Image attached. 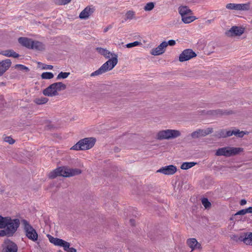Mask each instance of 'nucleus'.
<instances>
[{"label": "nucleus", "mask_w": 252, "mask_h": 252, "mask_svg": "<svg viewBox=\"0 0 252 252\" xmlns=\"http://www.w3.org/2000/svg\"><path fill=\"white\" fill-rule=\"evenodd\" d=\"M81 172V170L78 168H70L66 166H62L51 172L49 174V177L51 179H54L57 176L69 177L79 175Z\"/></svg>", "instance_id": "f257e3e1"}, {"label": "nucleus", "mask_w": 252, "mask_h": 252, "mask_svg": "<svg viewBox=\"0 0 252 252\" xmlns=\"http://www.w3.org/2000/svg\"><path fill=\"white\" fill-rule=\"evenodd\" d=\"M118 55L111 54V58L104 63L98 69L90 74L92 77L101 75L111 70L118 63Z\"/></svg>", "instance_id": "f03ea898"}, {"label": "nucleus", "mask_w": 252, "mask_h": 252, "mask_svg": "<svg viewBox=\"0 0 252 252\" xmlns=\"http://www.w3.org/2000/svg\"><path fill=\"white\" fill-rule=\"evenodd\" d=\"M244 149L241 147H233L227 146L219 148L216 152L217 156H225L230 157L239 155L241 152H243Z\"/></svg>", "instance_id": "7ed1b4c3"}, {"label": "nucleus", "mask_w": 252, "mask_h": 252, "mask_svg": "<svg viewBox=\"0 0 252 252\" xmlns=\"http://www.w3.org/2000/svg\"><path fill=\"white\" fill-rule=\"evenodd\" d=\"M66 85L62 82H56L51 84L43 91V94L47 96L58 95V92L66 89Z\"/></svg>", "instance_id": "20e7f679"}, {"label": "nucleus", "mask_w": 252, "mask_h": 252, "mask_svg": "<svg viewBox=\"0 0 252 252\" xmlns=\"http://www.w3.org/2000/svg\"><path fill=\"white\" fill-rule=\"evenodd\" d=\"M95 141V139L93 137L85 138L79 140L70 149L77 151L89 150L94 146Z\"/></svg>", "instance_id": "39448f33"}, {"label": "nucleus", "mask_w": 252, "mask_h": 252, "mask_svg": "<svg viewBox=\"0 0 252 252\" xmlns=\"http://www.w3.org/2000/svg\"><path fill=\"white\" fill-rule=\"evenodd\" d=\"M20 225V220L18 219L12 220L10 218V220L8 221L7 224L4 229L1 230L2 235L7 237H11L16 232L17 228Z\"/></svg>", "instance_id": "423d86ee"}, {"label": "nucleus", "mask_w": 252, "mask_h": 252, "mask_svg": "<svg viewBox=\"0 0 252 252\" xmlns=\"http://www.w3.org/2000/svg\"><path fill=\"white\" fill-rule=\"evenodd\" d=\"M181 135V133L178 130L167 129L159 131L156 135V138L159 140L171 139L178 137Z\"/></svg>", "instance_id": "0eeeda50"}, {"label": "nucleus", "mask_w": 252, "mask_h": 252, "mask_svg": "<svg viewBox=\"0 0 252 252\" xmlns=\"http://www.w3.org/2000/svg\"><path fill=\"white\" fill-rule=\"evenodd\" d=\"M21 222L23 225L26 236L30 240H31L33 242L36 241L38 238V234L35 229H34L30 223L26 220H21Z\"/></svg>", "instance_id": "6e6552de"}, {"label": "nucleus", "mask_w": 252, "mask_h": 252, "mask_svg": "<svg viewBox=\"0 0 252 252\" xmlns=\"http://www.w3.org/2000/svg\"><path fill=\"white\" fill-rule=\"evenodd\" d=\"M196 56V53L190 49L184 50L179 56V61L183 62Z\"/></svg>", "instance_id": "1a4fd4ad"}, {"label": "nucleus", "mask_w": 252, "mask_h": 252, "mask_svg": "<svg viewBox=\"0 0 252 252\" xmlns=\"http://www.w3.org/2000/svg\"><path fill=\"white\" fill-rule=\"evenodd\" d=\"M17 250L18 247L15 243L8 239L4 241L2 252H17Z\"/></svg>", "instance_id": "9d476101"}, {"label": "nucleus", "mask_w": 252, "mask_h": 252, "mask_svg": "<svg viewBox=\"0 0 252 252\" xmlns=\"http://www.w3.org/2000/svg\"><path fill=\"white\" fill-rule=\"evenodd\" d=\"M226 8L230 10H248L249 9V4L247 3H230L226 4Z\"/></svg>", "instance_id": "9b49d317"}, {"label": "nucleus", "mask_w": 252, "mask_h": 252, "mask_svg": "<svg viewBox=\"0 0 252 252\" xmlns=\"http://www.w3.org/2000/svg\"><path fill=\"white\" fill-rule=\"evenodd\" d=\"M177 171V168L175 166L170 165L160 168L157 171V172L161 173L164 175H173Z\"/></svg>", "instance_id": "f8f14e48"}, {"label": "nucleus", "mask_w": 252, "mask_h": 252, "mask_svg": "<svg viewBox=\"0 0 252 252\" xmlns=\"http://www.w3.org/2000/svg\"><path fill=\"white\" fill-rule=\"evenodd\" d=\"M94 11V6L93 5L88 6L80 13L79 17L81 19H87Z\"/></svg>", "instance_id": "ddd939ff"}, {"label": "nucleus", "mask_w": 252, "mask_h": 252, "mask_svg": "<svg viewBox=\"0 0 252 252\" xmlns=\"http://www.w3.org/2000/svg\"><path fill=\"white\" fill-rule=\"evenodd\" d=\"M167 46V42L163 41L157 47L153 49L151 52V54L154 56L161 55L164 52Z\"/></svg>", "instance_id": "4468645a"}, {"label": "nucleus", "mask_w": 252, "mask_h": 252, "mask_svg": "<svg viewBox=\"0 0 252 252\" xmlns=\"http://www.w3.org/2000/svg\"><path fill=\"white\" fill-rule=\"evenodd\" d=\"M11 64V62L9 59H6L0 62V76L8 70Z\"/></svg>", "instance_id": "2eb2a0df"}, {"label": "nucleus", "mask_w": 252, "mask_h": 252, "mask_svg": "<svg viewBox=\"0 0 252 252\" xmlns=\"http://www.w3.org/2000/svg\"><path fill=\"white\" fill-rule=\"evenodd\" d=\"M232 113V111L222 110L221 109L211 110L207 111V114L212 116L228 115Z\"/></svg>", "instance_id": "dca6fc26"}, {"label": "nucleus", "mask_w": 252, "mask_h": 252, "mask_svg": "<svg viewBox=\"0 0 252 252\" xmlns=\"http://www.w3.org/2000/svg\"><path fill=\"white\" fill-rule=\"evenodd\" d=\"M33 41L32 39L27 37H21L18 38V42L22 46H25L29 49L32 48V45Z\"/></svg>", "instance_id": "f3484780"}, {"label": "nucleus", "mask_w": 252, "mask_h": 252, "mask_svg": "<svg viewBox=\"0 0 252 252\" xmlns=\"http://www.w3.org/2000/svg\"><path fill=\"white\" fill-rule=\"evenodd\" d=\"M187 244L191 249V251L201 248V244H199L195 238L188 239L187 241Z\"/></svg>", "instance_id": "a211bd4d"}, {"label": "nucleus", "mask_w": 252, "mask_h": 252, "mask_svg": "<svg viewBox=\"0 0 252 252\" xmlns=\"http://www.w3.org/2000/svg\"><path fill=\"white\" fill-rule=\"evenodd\" d=\"M95 50L99 54L103 56L106 59H110L111 54H115L114 53H111L106 49L101 47H97Z\"/></svg>", "instance_id": "6ab92c4d"}, {"label": "nucleus", "mask_w": 252, "mask_h": 252, "mask_svg": "<svg viewBox=\"0 0 252 252\" xmlns=\"http://www.w3.org/2000/svg\"><path fill=\"white\" fill-rule=\"evenodd\" d=\"M242 240L246 245H252V232L244 233Z\"/></svg>", "instance_id": "aec40b11"}, {"label": "nucleus", "mask_w": 252, "mask_h": 252, "mask_svg": "<svg viewBox=\"0 0 252 252\" xmlns=\"http://www.w3.org/2000/svg\"><path fill=\"white\" fill-rule=\"evenodd\" d=\"M0 54L6 57H13L15 58H17L19 57V55L12 50L2 51L1 52H0Z\"/></svg>", "instance_id": "412c9836"}, {"label": "nucleus", "mask_w": 252, "mask_h": 252, "mask_svg": "<svg viewBox=\"0 0 252 252\" xmlns=\"http://www.w3.org/2000/svg\"><path fill=\"white\" fill-rule=\"evenodd\" d=\"M229 32L235 35H241L244 32V29L237 26L232 27L229 30Z\"/></svg>", "instance_id": "4be33fe9"}, {"label": "nucleus", "mask_w": 252, "mask_h": 252, "mask_svg": "<svg viewBox=\"0 0 252 252\" xmlns=\"http://www.w3.org/2000/svg\"><path fill=\"white\" fill-rule=\"evenodd\" d=\"M32 47V48L31 49L38 51H43L45 49V45L42 42L38 41H33Z\"/></svg>", "instance_id": "5701e85b"}, {"label": "nucleus", "mask_w": 252, "mask_h": 252, "mask_svg": "<svg viewBox=\"0 0 252 252\" xmlns=\"http://www.w3.org/2000/svg\"><path fill=\"white\" fill-rule=\"evenodd\" d=\"M179 12L181 17L185 15H191L192 11L186 6H181L179 7Z\"/></svg>", "instance_id": "b1692460"}, {"label": "nucleus", "mask_w": 252, "mask_h": 252, "mask_svg": "<svg viewBox=\"0 0 252 252\" xmlns=\"http://www.w3.org/2000/svg\"><path fill=\"white\" fill-rule=\"evenodd\" d=\"M47 237L49 239L50 242L54 244L56 246H60L61 245V243H63V240L58 238H55L49 234L47 235Z\"/></svg>", "instance_id": "393cba45"}, {"label": "nucleus", "mask_w": 252, "mask_h": 252, "mask_svg": "<svg viewBox=\"0 0 252 252\" xmlns=\"http://www.w3.org/2000/svg\"><path fill=\"white\" fill-rule=\"evenodd\" d=\"M198 131L199 132L200 137H204L212 133L213 131V129L210 127L205 129H198Z\"/></svg>", "instance_id": "a878e982"}, {"label": "nucleus", "mask_w": 252, "mask_h": 252, "mask_svg": "<svg viewBox=\"0 0 252 252\" xmlns=\"http://www.w3.org/2000/svg\"><path fill=\"white\" fill-rule=\"evenodd\" d=\"M196 19L194 16H190V15H185L182 16V21L186 24H189L193 22Z\"/></svg>", "instance_id": "bb28decb"}, {"label": "nucleus", "mask_w": 252, "mask_h": 252, "mask_svg": "<svg viewBox=\"0 0 252 252\" xmlns=\"http://www.w3.org/2000/svg\"><path fill=\"white\" fill-rule=\"evenodd\" d=\"M10 217H3L0 215V228H4L7 224L8 221L10 220Z\"/></svg>", "instance_id": "cd10ccee"}, {"label": "nucleus", "mask_w": 252, "mask_h": 252, "mask_svg": "<svg viewBox=\"0 0 252 252\" xmlns=\"http://www.w3.org/2000/svg\"><path fill=\"white\" fill-rule=\"evenodd\" d=\"M48 98L45 97H41L36 98L34 99L33 102L38 105H41L46 103L48 101Z\"/></svg>", "instance_id": "c85d7f7f"}, {"label": "nucleus", "mask_w": 252, "mask_h": 252, "mask_svg": "<svg viewBox=\"0 0 252 252\" xmlns=\"http://www.w3.org/2000/svg\"><path fill=\"white\" fill-rule=\"evenodd\" d=\"M197 164L196 162H186L182 163L181 166V168L183 170H187Z\"/></svg>", "instance_id": "c756f323"}, {"label": "nucleus", "mask_w": 252, "mask_h": 252, "mask_svg": "<svg viewBox=\"0 0 252 252\" xmlns=\"http://www.w3.org/2000/svg\"><path fill=\"white\" fill-rule=\"evenodd\" d=\"M135 19V12L132 10L127 11L126 14L125 20Z\"/></svg>", "instance_id": "7c9ffc66"}, {"label": "nucleus", "mask_w": 252, "mask_h": 252, "mask_svg": "<svg viewBox=\"0 0 252 252\" xmlns=\"http://www.w3.org/2000/svg\"><path fill=\"white\" fill-rule=\"evenodd\" d=\"M41 77L44 79H51L54 77V74L52 72H45L42 73Z\"/></svg>", "instance_id": "2f4dec72"}, {"label": "nucleus", "mask_w": 252, "mask_h": 252, "mask_svg": "<svg viewBox=\"0 0 252 252\" xmlns=\"http://www.w3.org/2000/svg\"><path fill=\"white\" fill-rule=\"evenodd\" d=\"M69 75H70V72H61L58 75V76L57 77V79L59 80L61 79H65V78H67Z\"/></svg>", "instance_id": "473e14b6"}, {"label": "nucleus", "mask_w": 252, "mask_h": 252, "mask_svg": "<svg viewBox=\"0 0 252 252\" xmlns=\"http://www.w3.org/2000/svg\"><path fill=\"white\" fill-rule=\"evenodd\" d=\"M155 7V3L153 2L147 3L144 7V9L146 11L152 10Z\"/></svg>", "instance_id": "72a5a7b5"}, {"label": "nucleus", "mask_w": 252, "mask_h": 252, "mask_svg": "<svg viewBox=\"0 0 252 252\" xmlns=\"http://www.w3.org/2000/svg\"><path fill=\"white\" fill-rule=\"evenodd\" d=\"M71 0H54V2L56 5H62L69 3Z\"/></svg>", "instance_id": "f704fd0d"}, {"label": "nucleus", "mask_w": 252, "mask_h": 252, "mask_svg": "<svg viewBox=\"0 0 252 252\" xmlns=\"http://www.w3.org/2000/svg\"><path fill=\"white\" fill-rule=\"evenodd\" d=\"M201 202L206 209L210 208L211 206V203L207 198H203L201 200Z\"/></svg>", "instance_id": "c9c22d12"}, {"label": "nucleus", "mask_w": 252, "mask_h": 252, "mask_svg": "<svg viewBox=\"0 0 252 252\" xmlns=\"http://www.w3.org/2000/svg\"><path fill=\"white\" fill-rule=\"evenodd\" d=\"M248 133V132L244 131H240L239 129H235V135L239 138H242L245 134Z\"/></svg>", "instance_id": "e433bc0d"}, {"label": "nucleus", "mask_w": 252, "mask_h": 252, "mask_svg": "<svg viewBox=\"0 0 252 252\" xmlns=\"http://www.w3.org/2000/svg\"><path fill=\"white\" fill-rule=\"evenodd\" d=\"M141 44H142V43L140 42L136 41L133 42H131V43L127 44L126 45V47L127 48H132L133 47L138 46Z\"/></svg>", "instance_id": "4c0bfd02"}, {"label": "nucleus", "mask_w": 252, "mask_h": 252, "mask_svg": "<svg viewBox=\"0 0 252 252\" xmlns=\"http://www.w3.org/2000/svg\"><path fill=\"white\" fill-rule=\"evenodd\" d=\"M226 130L220 129L218 131L217 136L219 138H226Z\"/></svg>", "instance_id": "58836bf2"}, {"label": "nucleus", "mask_w": 252, "mask_h": 252, "mask_svg": "<svg viewBox=\"0 0 252 252\" xmlns=\"http://www.w3.org/2000/svg\"><path fill=\"white\" fill-rule=\"evenodd\" d=\"M15 68H18L20 70H25L26 72H28L30 70L29 68L27 66L20 64L15 65Z\"/></svg>", "instance_id": "ea45409f"}, {"label": "nucleus", "mask_w": 252, "mask_h": 252, "mask_svg": "<svg viewBox=\"0 0 252 252\" xmlns=\"http://www.w3.org/2000/svg\"><path fill=\"white\" fill-rule=\"evenodd\" d=\"M243 234L240 236L233 235L231 237V238L233 240H234L236 242H238V241L242 242V239H243Z\"/></svg>", "instance_id": "a19ab883"}, {"label": "nucleus", "mask_w": 252, "mask_h": 252, "mask_svg": "<svg viewBox=\"0 0 252 252\" xmlns=\"http://www.w3.org/2000/svg\"><path fill=\"white\" fill-rule=\"evenodd\" d=\"M60 246L63 247L64 250L65 251H67L68 249L70 248V244L68 242H67L63 240V243H61V245Z\"/></svg>", "instance_id": "79ce46f5"}, {"label": "nucleus", "mask_w": 252, "mask_h": 252, "mask_svg": "<svg viewBox=\"0 0 252 252\" xmlns=\"http://www.w3.org/2000/svg\"><path fill=\"white\" fill-rule=\"evenodd\" d=\"M190 136L193 139H196L200 137L199 135V132L198 131V129L196 130L195 131H193L190 134Z\"/></svg>", "instance_id": "37998d69"}, {"label": "nucleus", "mask_w": 252, "mask_h": 252, "mask_svg": "<svg viewBox=\"0 0 252 252\" xmlns=\"http://www.w3.org/2000/svg\"><path fill=\"white\" fill-rule=\"evenodd\" d=\"M5 142L8 143L10 144H12L14 143L15 141L11 137L7 136L4 139Z\"/></svg>", "instance_id": "c03bdc74"}, {"label": "nucleus", "mask_w": 252, "mask_h": 252, "mask_svg": "<svg viewBox=\"0 0 252 252\" xmlns=\"http://www.w3.org/2000/svg\"><path fill=\"white\" fill-rule=\"evenodd\" d=\"M235 129L232 130H226V138L228 137H230L232 136V135H235Z\"/></svg>", "instance_id": "a18cd8bd"}, {"label": "nucleus", "mask_w": 252, "mask_h": 252, "mask_svg": "<svg viewBox=\"0 0 252 252\" xmlns=\"http://www.w3.org/2000/svg\"><path fill=\"white\" fill-rule=\"evenodd\" d=\"M246 213H247V212H246V209H242V210H241L239 211L238 212H237L235 214V216H237V215H245Z\"/></svg>", "instance_id": "49530a36"}, {"label": "nucleus", "mask_w": 252, "mask_h": 252, "mask_svg": "<svg viewBox=\"0 0 252 252\" xmlns=\"http://www.w3.org/2000/svg\"><path fill=\"white\" fill-rule=\"evenodd\" d=\"M167 43V46L169 45V46H173L175 45L176 41L174 40H169Z\"/></svg>", "instance_id": "de8ad7c7"}, {"label": "nucleus", "mask_w": 252, "mask_h": 252, "mask_svg": "<svg viewBox=\"0 0 252 252\" xmlns=\"http://www.w3.org/2000/svg\"><path fill=\"white\" fill-rule=\"evenodd\" d=\"M112 27L111 25L108 26L107 27L104 29L103 32H106L109 29H111Z\"/></svg>", "instance_id": "09e8293b"}, {"label": "nucleus", "mask_w": 252, "mask_h": 252, "mask_svg": "<svg viewBox=\"0 0 252 252\" xmlns=\"http://www.w3.org/2000/svg\"><path fill=\"white\" fill-rule=\"evenodd\" d=\"M247 213H252V207L246 209Z\"/></svg>", "instance_id": "8fccbe9b"}, {"label": "nucleus", "mask_w": 252, "mask_h": 252, "mask_svg": "<svg viewBox=\"0 0 252 252\" xmlns=\"http://www.w3.org/2000/svg\"><path fill=\"white\" fill-rule=\"evenodd\" d=\"M246 203H247V201L244 199H242L240 203V205L242 206L245 205Z\"/></svg>", "instance_id": "3c124183"}, {"label": "nucleus", "mask_w": 252, "mask_h": 252, "mask_svg": "<svg viewBox=\"0 0 252 252\" xmlns=\"http://www.w3.org/2000/svg\"><path fill=\"white\" fill-rule=\"evenodd\" d=\"M67 252H76V250L73 248H70Z\"/></svg>", "instance_id": "603ef678"}, {"label": "nucleus", "mask_w": 252, "mask_h": 252, "mask_svg": "<svg viewBox=\"0 0 252 252\" xmlns=\"http://www.w3.org/2000/svg\"><path fill=\"white\" fill-rule=\"evenodd\" d=\"M53 66L51 65H46V66L44 67L45 69H52Z\"/></svg>", "instance_id": "864d4df0"}, {"label": "nucleus", "mask_w": 252, "mask_h": 252, "mask_svg": "<svg viewBox=\"0 0 252 252\" xmlns=\"http://www.w3.org/2000/svg\"><path fill=\"white\" fill-rule=\"evenodd\" d=\"M130 223H131V225H133L134 224V220L131 219L130 220Z\"/></svg>", "instance_id": "5fc2aeb1"}, {"label": "nucleus", "mask_w": 252, "mask_h": 252, "mask_svg": "<svg viewBox=\"0 0 252 252\" xmlns=\"http://www.w3.org/2000/svg\"><path fill=\"white\" fill-rule=\"evenodd\" d=\"M0 236H4V235H2V233H1V230H0Z\"/></svg>", "instance_id": "6e6d98bb"}]
</instances>
